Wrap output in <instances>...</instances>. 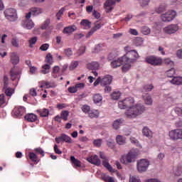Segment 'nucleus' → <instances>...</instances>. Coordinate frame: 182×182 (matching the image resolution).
Returning <instances> with one entry per match:
<instances>
[{"label":"nucleus","instance_id":"nucleus-57","mask_svg":"<svg viewBox=\"0 0 182 182\" xmlns=\"http://www.w3.org/2000/svg\"><path fill=\"white\" fill-rule=\"evenodd\" d=\"M85 52H86V48L84 46L80 47L77 53V56H81V55H83Z\"/></svg>","mask_w":182,"mask_h":182},{"label":"nucleus","instance_id":"nucleus-19","mask_svg":"<svg viewBox=\"0 0 182 182\" xmlns=\"http://www.w3.org/2000/svg\"><path fill=\"white\" fill-rule=\"evenodd\" d=\"M26 112V109L23 107H17L14 109V113L17 117H21Z\"/></svg>","mask_w":182,"mask_h":182},{"label":"nucleus","instance_id":"nucleus-13","mask_svg":"<svg viewBox=\"0 0 182 182\" xmlns=\"http://www.w3.org/2000/svg\"><path fill=\"white\" fill-rule=\"evenodd\" d=\"M87 161H88L89 163H91V164H94L97 166L102 164V161H100L97 155L91 156L87 158Z\"/></svg>","mask_w":182,"mask_h":182},{"label":"nucleus","instance_id":"nucleus-7","mask_svg":"<svg viewBox=\"0 0 182 182\" xmlns=\"http://www.w3.org/2000/svg\"><path fill=\"white\" fill-rule=\"evenodd\" d=\"M145 62L149 65H151L152 66H160L163 63V60L160 58V57H157L155 55H149L146 57Z\"/></svg>","mask_w":182,"mask_h":182},{"label":"nucleus","instance_id":"nucleus-34","mask_svg":"<svg viewBox=\"0 0 182 182\" xmlns=\"http://www.w3.org/2000/svg\"><path fill=\"white\" fill-rule=\"evenodd\" d=\"M122 123H123V119H116L112 124V127L115 130H117L119 127H120V126L122 125Z\"/></svg>","mask_w":182,"mask_h":182},{"label":"nucleus","instance_id":"nucleus-33","mask_svg":"<svg viewBox=\"0 0 182 182\" xmlns=\"http://www.w3.org/2000/svg\"><path fill=\"white\" fill-rule=\"evenodd\" d=\"M154 89L153 84H146L143 86L142 92H151Z\"/></svg>","mask_w":182,"mask_h":182},{"label":"nucleus","instance_id":"nucleus-5","mask_svg":"<svg viewBox=\"0 0 182 182\" xmlns=\"http://www.w3.org/2000/svg\"><path fill=\"white\" fill-rule=\"evenodd\" d=\"M176 16H177V12L170 10L161 15V21H162V22H171V21L174 20Z\"/></svg>","mask_w":182,"mask_h":182},{"label":"nucleus","instance_id":"nucleus-40","mask_svg":"<svg viewBox=\"0 0 182 182\" xmlns=\"http://www.w3.org/2000/svg\"><path fill=\"white\" fill-rule=\"evenodd\" d=\"M174 75H176V70L173 68L166 72V75L167 76V77H173Z\"/></svg>","mask_w":182,"mask_h":182},{"label":"nucleus","instance_id":"nucleus-27","mask_svg":"<svg viewBox=\"0 0 182 182\" xmlns=\"http://www.w3.org/2000/svg\"><path fill=\"white\" fill-rule=\"evenodd\" d=\"M80 25L84 29H90L92 26V23L89 21V20L84 19L81 21Z\"/></svg>","mask_w":182,"mask_h":182},{"label":"nucleus","instance_id":"nucleus-60","mask_svg":"<svg viewBox=\"0 0 182 182\" xmlns=\"http://www.w3.org/2000/svg\"><path fill=\"white\" fill-rule=\"evenodd\" d=\"M166 157V155L163 153H159L157 156L156 159L157 160H159V161H161L164 159V158Z\"/></svg>","mask_w":182,"mask_h":182},{"label":"nucleus","instance_id":"nucleus-12","mask_svg":"<svg viewBox=\"0 0 182 182\" xmlns=\"http://www.w3.org/2000/svg\"><path fill=\"white\" fill-rule=\"evenodd\" d=\"M42 12H43V11H42V9H41V8H33L31 10L30 12H28L26 15V19H29L31 18V16H32V15L33 16H37V15H41V14H42Z\"/></svg>","mask_w":182,"mask_h":182},{"label":"nucleus","instance_id":"nucleus-30","mask_svg":"<svg viewBox=\"0 0 182 182\" xmlns=\"http://www.w3.org/2000/svg\"><path fill=\"white\" fill-rule=\"evenodd\" d=\"M143 99L146 105H153V100L151 99V95H150V94H146L145 95H143Z\"/></svg>","mask_w":182,"mask_h":182},{"label":"nucleus","instance_id":"nucleus-53","mask_svg":"<svg viewBox=\"0 0 182 182\" xmlns=\"http://www.w3.org/2000/svg\"><path fill=\"white\" fill-rule=\"evenodd\" d=\"M64 53L65 55L68 56V58H70V56H72L73 55V52L72 51V48H66L64 50Z\"/></svg>","mask_w":182,"mask_h":182},{"label":"nucleus","instance_id":"nucleus-6","mask_svg":"<svg viewBox=\"0 0 182 182\" xmlns=\"http://www.w3.org/2000/svg\"><path fill=\"white\" fill-rule=\"evenodd\" d=\"M139 58V53L136 51L135 50H133L132 51L127 52L124 55L122 56V59H125V60L131 62V63H134L136 60H137Z\"/></svg>","mask_w":182,"mask_h":182},{"label":"nucleus","instance_id":"nucleus-28","mask_svg":"<svg viewBox=\"0 0 182 182\" xmlns=\"http://www.w3.org/2000/svg\"><path fill=\"white\" fill-rule=\"evenodd\" d=\"M37 112L39 113L41 117H48V116H49V109L46 108L38 109Z\"/></svg>","mask_w":182,"mask_h":182},{"label":"nucleus","instance_id":"nucleus-38","mask_svg":"<svg viewBox=\"0 0 182 182\" xmlns=\"http://www.w3.org/2000/svg\"><path fill=\"white\" fill-rule=\"evenodd\" d=\"M103 100V97L100 94H95L93 97V101L95 103H100Z\"/></svg>","mask_w":182,"mask_h":182},{"label":"nucleus","instance_id":"nucleus-54","mask_svg":"<svg viewBox=\"0 0 182 182\" xmlns=\"http://www.w3.org/2000/svg\"><path fill=\"white\" fill-rule=\"evenodd\" d=\"M69 116V112L68 111H63L61 112V119H63V120H68V117Z\"/></svg>","mask_w":182,"mask_h":182},{"label":"nucleus","instance_id":"nucleus-64","mask_svg":"<svg viewBox=\"0 0 182 182\" xmlns=\"http://www.w3.org/2000/svg\"><path fill=\"white\" fill-rule=\"evenodd\" d=\"M176 56L179 59H182V49H180L176 52Z\"/></svg>","mask_w":182,"mask_h":182},{"label":"nucleus","instance_id":"nucleus-3","mask_svg":"<svg viewBox=\"0 0 182 182\" xmlns=\"http://www.w3.org/2000/svg\"><path fill=\"white\" fill-rule=\"evenodd\" d=\"M4 14L5 18L7 19V21H9V22H15L18 21V13L15 9H6Z\"/></svg>","mask_w":182,"mask_h":182},{"label":"nucleus","instance_id":"nucleus-25","mask_svg":"<svg viewBox=\"0 0 182 182\" xmlns=\"http://www.w3.org/2000/svg\"><path fill=\"white\" fill-rule=\"evenodd\" d=\"M50 72V65L49 64H45L44 65H42L41 70H40V73H42L43 75H48Z\"/></svg>","mask_w":182,"mask_h":182},{"label":"nucleus","instance_id":"nucleus-58","mask_svg":"<svg viewBox=\"0 0 182 182\" xmlns=\"http://www.w3.org/2000/svg\"><path fill=\"white\" fill-rule=\"evenodd\" d=\"M174 112L178 114V116H181L182 117V107H176L174 109Z\"/></svg>","mask_w":182,"mask_h":182},{"label":"nucleus","instance_id":"nucleus-15","mask_svg":"<svg viewBox=\"0 0 182 182\" xmlns=\"http://www.w3.org/2000/svg\"><path fill=\"white\" fill-rule=\"evenodd\" d=\"M132 63L130 61H126V59L123 58L122 60V70L124 72V73H126L127 72H129L130 69H132Z\"/></svg>","mask_w":182,"mask_h":182},{"label":"nucleus","instance_id":"nucleus-2","mask_svg":"<svg viewBox=\"0 0 182 182\" xmlns=\"http://www.w3.org/2000/svg\"><path fill=\"white\" fill-rule=\"evenodd\" d=\"M137 156H139V151L137 149H132L127 154L122 155L120 159V161L122 164L129 166V164H132V163L136 162Z\"/></svg>","mask_w":182,"mask_h":182},{"label":"nucleus","instance_id":"nucleus-41","mask_svg":"<svg viewBox=\"0 0 182 182\" xmlns=\"http://www.w3.org/2000/svg\"><path fill=\"white\" fill-rule=\"evenodd\" d=\"M77 66H79V61H73L70 64L69 69L70 70H75Z\"/></svg>","mask_w":182,"mask_h":182},{"label":"nucleus","instance_id":"nucleus-29","mask_svg":"<svg viewBox=\"0 0 182 182\" xmlns=\"http://www.w3.org/2000/svg\"><path fill=\"white\" fill-rule=\"evenodd\" d=\"M170 83L172 85H182V77H174L170 80Z\"/></svg>","mask_w":182,"mask_h":182},{"label":"nucleus","instance_id":"nucleus-32","mask_svg":"<svg viewBox=\"0 0 182 182\" xmlns=\"http://www.w3.org/2000/svg\"><path fill=\"white\" fill-rule=\"evenodd\" d=\"M61 139H62V141H65V143H68L69 144H71V143H73L72 138H70V136H68L65 134H61Z\"/></svg>","mask_w":182,"mask_h":182},{"label":"nucleus","instance_id":"nucleus-39","mask_svg":"<svg viewBox=\"0 0 182 182\" xmlns=\"http://www.w3.org/2000/svg\"><path fill=\"white\" fill-rule=\"evenodd\" d=\"M141 32L143 35H150L151 30L148 26H143L141 28Z\"/></svg>","mask_w":182,"mask_h":182},{"label":"nucleus","instance_id":"nucleus-62","mask_svg":"<svg viewBox=\"0 0 182 182\" xmlns=\"http://www.w3.org/2000/svg\"><path fill=\"white\" fill-rule=\"evenodd\" d=\"M5 95L4 94L0 95V106L5 105Z\"/></svg>","mask_w":182,"mask_h":182},{"label":"nucleus","instance_id":"nucleus-17","mask_svg":"<svg viewBox=\"0 0 182 182\" xmlns=\"http://www.w3.org/2000/svg\"><path fill=\"white\" fill-rule=\"evenodd\" d=\"M112 80L113 77L111 75H107L101 78V86H107V85L112 83Z\"/></svg>","mask_w":182,"mask_h":182},{"label":"nucleus","instance_id":"nucleus-59","mask_svg":"<svg viewBox=\"0 0 182 182\" xmlns=\"http://www.w3.org/2000/svg\"><path fill=\"white\" fill-rule=\"evenodd\" d=\"M68 92H69V93H76V92H77L76 85L68 87Z\"/></svg>","mask_w":182,"mask_h":182},{"label":"nucleus","instance_id":"nucleus-31","mask_svg":"<svg viewBox=\"0 0 182 182\" xmlns=\"http://www.w3.org/2000/svg\"><path fill=\"white\" fill-rule=\"evenodd\" d=\"M87 68L91 70H97L99 69V63L93 61L88 64Z\"/></svg>","mask_w":182,"mask_h":182},{"label":"nucleus","instance_id":"nucleus-42","mask_svg":"<svg viewBox=\"0 0 182 182\" xmlns=\"http://www.w3.org/2000/svg\"><path fill=\"white\" fill-rule=\"evenodd\" d=\"M81 110L83 112V113H85V114H89L90 110V107L89 105H84L81 107Z\"/></svg>","mask_w":182,"mask_h":182},{"label":"nucleus","instance_id":"nucleus-9","mask_svg":"<svg viewBox=\"0 0 182 182\" xmlns=\"http://www.w3.org/2000/svg\"><path fill=\"white\" fill-rule=\"evenodd\" d=\"M168 136L169 139L173 141H177V140H182V129H176L169 131Z\"/></svg>","mask_w":182,"mask_h":182},{"label":"nucleus","instance_id":"nucleus-4","mask_svg":"<svg viewBox=\"0 0 182 182\" xmlns=\"http://www.w3.org/2000/svg\"><path fill=\"white\" fill-rule=\"evenodd\" d=\"M180 31V26L178 23H171L163 28V32L166 35H173Z\"/></svg>","mask_w":182,"mask_h":182},{"label":"nucleus","instance_id":"nucleus-36","mask_svg":"<svg viewBox=\"0 0 182 182\" xmlns=\"http://www.w3.org/2000/svg\"><path fill=\"white\" fill-rule=\"evenodd\" d=\"M166 8L165 4H161L158 7L155 8V12H156V14H161L166 11Z\"/></svg>","mask_w":182,"mask_h":182},{"label":"nucleus","instance_id":"nucleus-23","mask_svg":"<svg viewBox=\"0 0 182 182\" xmlns=\"http://www.w3.org/2000/svg\"><path fill=\"white\" fill-rule=\"evenodd\" d=\"M24 119L27 120V122H30L31 123H33V122H36L38 117L35 114H27Z\"/></svg>","mask_w":182,"mask_h":182},{"label":"nucleus","instance_id":"nucleus-55","mask_svg":"<svg viewBox=\"0 0 182 182\" xmlns=\"http://www.w3.org/2000/svg\"><path fill=\"white\" fill-rule=\"evenodd\" d=\"M15 90L12 88H7L6 89L5 93L6 96L11 97L12 95H14Z\"/></svg>","mask_w":182,"mask_h":182},{"label":"nucleus","instance_id":"nucleus-10","mask_svg":"<svg viewBox=\"0 0 182 182\" xmlns=\"http://www.w3.org/2000/svg\"><path fill=\"white\" fill-rule=\"evenodd\" d=\"M100 157L102 160V166L105 167V168H107L108 171H110V173H114V169H113V167H112V165L109 164V159L103 152H100Z\"/></svg>","mask_w":182,"mask_h":182},{"label":"nucleus","instance_id":"nucleus-50","mask_svg":"<svg viewBox=\"0 0 182 182\" xmlns=\"http://www.w3.org/2000/svg\"><path fill=\"white\" fill-rule=\"evenodd\" d=\"M102 143H103V140L98 139H95L93 141V144L94 146H95L96 147H100V146H102Z\"/></svg>","mask_w":182,"mask_h":182},{"label":"nucleus","instance_id":"nucleus-56","mask_svg":"<svg viewBox=\"0 0 182 182\" xmlns=\"http://www.w3.org/2000/svg\"><path fill=\"white\" fill-rule=\"evenodd\" d=\"M28 157L32 161H36L38 159V156H36V154H35V153L33 152H30L28 154Z\"/></svg>","mask_w":182,"mask_h":182},{"label":"nucleus","instance_id":"nucleus-20","mask_svg":"<svg viewBox=\"0 0 182 182\" xmlns=\"http://www.w3.org/2000/svg\"><path fill=\"white\" fill-rule=\"evenodd\" d=\"M116 4V0H107L105 3V7L107 12H110L113 9V5Z\"/></svg>","mask_w":182,"mask_h":182},{"label":"nucleus","instance_id":"nucleus-46","mask_svg":"<svg viewBox=\"0 0 182 182\" xmlns=\"http://www.w3.org/2000/svg\"><path fill=\"white\" fill-rule=\"evenodd\" d=\"M182 173V168L181 166L179 165L178 167L174 170V175L177 177H180Z\"/></svg>","mask_w":182,"mask_h":182},{"label":"nucleus","instance_id":"nucleus-45","mask_svg":"<svg viewBox=\"0 0 182 182\" xmlns=\"http://www.w3.org/2000/svg\"><path fill=\"white\" fill-rule=\"evenodd\" d=\"M46 62L49 65H52L53 63V58L50 53L47 54L46 58Z\"/></svg>","mask_w":182,"mask_h":182},{"label":"nucleus","instance_id":"nucleus-44","mask_svg":"<svg viewBox=\"0 0 182 182\" xmlns=\"http://www.w3.org/2000/svg\"><path fill=\"white\" fill-rule=\"evenodd\" d=\"M70 160L75 167H80V161L75 159V156H71Z\"/></svg>","mask_w":182,"mask_h":182},{"label":"nucleus","instance_id":"nucleus-21","mask_svg":"<svg viewBox=\"0 0 182 182\" xmlns=\"http://www.w3.org/2000/svg\"><path fill=\"white\" fill-rule=\"evenodd\" d=\"M10 61L12 65H18L19 63V55L16 53H11L10 55Z\"/></svg>","mask_w":182,"mask_h":182},{"label":"nucleus","instance_id":"nucleus-61","mask_svg":"<svg viewBox=\"0 0 182 182\" xmlns=\"http://www.w3.org/2000/svg\"><path fill=\"white\" fill-rule=\"evenodd\" d=\"M129 182H141L139 176H132L129 178Z\"/></svg>","mask_w":182,"mask_h":182},{"label":"nucleus","instance_id":"nucleus-8","mask_svg":"<svg viewBox=\"0 0 182 182\" xmlns=\"http://www.w3.org/2000/svg\"><path fill=\"white\" fill-rule=\"evenodd\" d=\"M149 166H150V161L147 159H141L137 161L136 168L139 173H144L147 171V168H149Z\"/></svg>","mask_w":182,"mask_h":182},{"label":"nucleus","instance_id":"nucleus-49","mask_svg":"<svg viewBox=\"0 0 182 182\" xmlns=\"http://www.w3.org/2000/svg\"><path fill=\"white\" fill-rule=\"evenodd\" d=\"M149 4H150V0H139V4L142 8H145V6H148Z\"/></svg>","mask_w":182,"mask_h":182},{"label":"nucleus","instance_id":"nucleus-22","mask_svg":"<svg viewBox=\"0 0 182 182\" xmlns=\"http://www.w3.org/2000/svg\"><path fill=\"white\" fill-rule=\"evenodd\" d=\"M142 134L148 139H151V137H153V132H151L147 127L143 128Z\"/></svg>","mask_w":182,"mask_h":182},{"label":"nucleus","instance_id":"nucleus-24","mask_svg":"<svg viewBox=\"0 0 182 182\" xmlns=\"http://www.w3.org/2000/svg\"><path fill=\"white\" fill-rule=\"evenodd\" d=\"M60 68H59V66L58 65L54 66L53 68V71L51 73L52 77H53L54 79H56V77H58V76L60 75Z\"/></svg>","mask_w":182,"mask_h":182},{"label":"nucleus","instance_id":"nucleus-16","mask_svg":"<svg viewBox=\"0 0 182 182\" xmlns=\"http://www.w3.org/2000/svg\"><path fill=\"white\" fill-rule=\"evenodd\" d=\"M77 30V27H76V26H68L64 28V29L63 30V33H64V35H67L68 36L72 35V33H73V32H75V31Z\"/></svg>","mask_w":182,"mask_h":182},{"label":"nucleus","instance_id":"nucleus-63","mask_svg":"<svg viewBox=\"0 0 182 182\" xmlns=\"http://www.w3.org/2000/svg\"><path fill=\"white\" fill-rule=\"evenodd\" d=\"M40 49H41V50H43V51L48 50V49H49V44H48V43L43 44L40 47Z\"/></svg>","mask_w":182,"mask_h":182},{"label":"nucleus","instance_id":"nucleus-43","mask_svg":"<svg viewBox=\"0 0 182 182\" xmlns=\"http://www.w3.org/2000/svg\"><path fill=\"white\" fill-rule=\"evenodd\" d=\"M102 26H103V23H102L101 21H97L95 23V26L92 28L96 32V31H98V29H100V28H102Z\"/></svg>","mask_w":182,"mask_h":182},{"label":"nucleus","instance_id":"nucleus-51","mask_svg":"<svg viewBox=\"0 0 182 182\" xmlns=\"http://www.w3.org/2000/svg\"><path fill=\"white\" fill-rule=\"evenodd\" d=\"M164 63L167 65V66H171L173 68L174 66V62L171 60L170 58L164 59Z\"/></svg>","mask_w":182,"mask_h":182},{"label":"nucleus","instance_id":"nucleus-37","mask_svg":"<svg viewBox=\"0 0 182 182\" xmlns=\"http://www.w3.org/2000/svg\"><path fill=\"white\" fill-rule=\"evenodd\" d=\"M88 116L89 117H91V119L93 118H97L99 117V111L96 110V109H92L90 112V113H88Z\"/></svg>","mask_w":182,"mask_h":182},{"label":"nucleus","instance_id":"nucleus-52","mask_svg":"<svg viewBox=\"0 0 182 182\" xmlns=\"http://www.w3.org/2000/svg\"><path fill=\"white\" fill-rule=\"evenodd\" d=\"M11 44L14 48H19V41L16 38H14L11 40Z\"/></svg>","mask_w":182,"mask_h":182},{"label":"nucleus","instance_id":"nucleus-18","mask_svg":"<svg viewBox=\"0 0 182 182\" xmlns=\"http://www.w3.org/2000/svg\"><path fill=\"white\" fill-rule=\"evenodd\" d=\"M122 63H123V56L112 60L111 63V67H112L113 69H116L117 68H120Z\"/></svg>","mask_w":182,"mask_h":182},{"label":"nucleus","instance_id":"nucleus-26","mask_svg":"<svg viewBox=\"0 0 182 182\" xmlns=\"http://www.w3.org/2000/svg\"><path fill=\"white\" fill-rule=\"evenodd\" d=\"M116 141L119 146H123L126 144V136L122 135H117L116 136Z\"/></svg>","mask_w":182,"mask_h":182},{"label":"nucleus","instance_id":"nucleus-1","mask_svg":"<svg viewBox=\"0 0 182 182\" xmlns=\"http://www.w3.org/2000/svg\"><path fill=\"white\" fill-rule=\"evenodd\" d=\"M119 109H127L124 114L127 119H136L140 114H143L146 108L141 104H136L134 98L132 97H127L118 102Z\"/></svg>","mask_w":182,"mask_h":182},{"label":"nucleus","instance_id":"nucleus-35","mask_svg":"<svg viewBox=\"0 0 182 182\" xmlns=\"http://www.w3.org/2000/svg\"><path fill=\"white\" fill-rule=\"evenodd\" d=\"M121 96H122V93H120L119 91H114L111 94V97L112 99H113V100H119Z\"/></svg>","mask_w":182,"mask_h":182},{"label":"nucleus","instance_id":"nucleus-48","mask_svg":"<svg viewBox=\"0 0 182 182\" xmlns=\"http://www.w3.org/2000/svg\"><path fill=\"white\" fill-rule=\"evenodd\" d=\"M63 12H65V8H61L59 11L56 14V17L58 21H60V18H62V16L63 15Z\"/></svg>","mask_w":182,"mask_h":182},{"label":"nucleus","instance_id":"nucleus-11","mask_svg":"<svg viewBox=\"0 0 182 182\" xmlns=\"http://www.w3.org/2000/svg\"><path fill=\"white\" fill-rule=\"evenodd\" d=\"M10 76L11 80H16V79H19V77H21V70L18 67H14L11 70Z\"/></svg>","mask_w":182,"mask_h":182},{"label":"nucleus","instance_id":"nucleus-14","mask_svg":"<svg viewBox=\"0 0 182 182\" xmlns=\"http://www.w3.org/2000/svg\"><path fill=\"white\" fill-rule=\"evenodd\" d=\"M21 26L26 29H32V28H34L35 23L33 21H32V20L26 18L21 22Z\"/></svg>","mask_w":182,"mask_h":182},{"label":"nucleus","instance_id":"nucleus-47","mask_svg":"<svg viewBox=\"0 0 182 182\" xmlns=\"http://www.w3.org/2000/svg\"><path fill=\"white\" fill-rule=\"evenodd\" d=\"M37 41H38V37H33V38H30L28 41L29 47L33 48V45H35V43H36Z\"/></svg>","mask_w":182,"mask_h":182}]
</instances>
